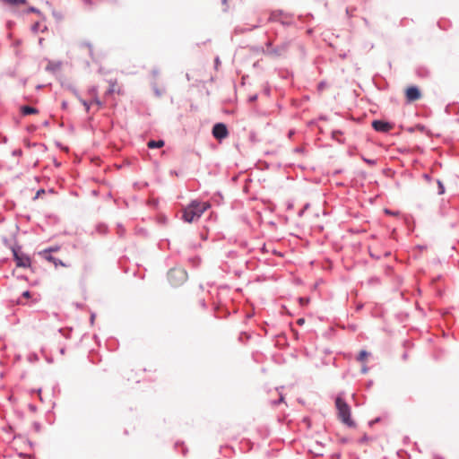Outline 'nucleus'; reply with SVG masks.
<instances>
[{
	"label": "nucleus",
	"instance_id": "nucleus-1",
	"mask_svg": "<svg viewBox=\"0 0 459 459\" xmlns=\"http://www.w3.org/2000/svg\"><path fill=\"white\" fill-rule=\"evenodd\" d=\"M211 208L209 202H202L199 199H193L184 207L181 220L186 223H192L202 217V215Z\"/></svg>",
	"mask_w": 459,
	"mask_h": 459
},
{
	"label": "nucleus",
	"instance_id": "nucleus-2",
	"mask_svg": "<svg viewBox=\"0 0 459 459\" xmlns=\"http://www.w3.org/2000/svg\"><path fill=\"white\" fill-rule=\"evenodd\" d=\"M334 403L337 411V417L340 421L346 425L348 428H355L357 423L351 418V409L344 399V392H340L337 394L334 399Z\"/></svg>",
	"mask_w": 459,
	"mask_h": 459
},
{
	"label": "nucleus",
	"instance_id": "nucleus-3",
	"mask_svg": "<svg viewBox=\"0 0 459 459\" xmlns=\"http://www.w3.org/2000/svg\"><path fill=\"white\" fill-rule=\"evenodd\" d=\"M167 277L169 284L177 288L186 281L188 274L184 268H171L169 270Z\"/></svg>",
	"mask_w": 459,
	"mask_h": 459
},
{
	"label": "nucleus",
	"instance_id": "nucleus-4",
	"mask_svg": "<svg viewBox=\"0 0 459 459\" xmlns=\"http://www.w3.org/2000/svg\"><path fill=\"white\" fill-rule=\"evenodd\" d=\"M22 245H15L12 247L13 259L17 267L28 268L30 267V256L22 251Z\"/></svg>",
	"mask_w": 459,
	"mask_h": 459
},
{
	"label": "nucleus",
	"instance_id": "nucleus-5",
	"mask_svg": "<svg viewBox=\"0 0 459 459\" xmlns=\"http://www.w3.org/2000/svg\"><path fill=\"white\" fill-rule=\"evenodd\" d=\"M212 134L216 140L221 143L230 134L227 125L223 122L215 123L212 128Z\"/></svg>",
	"mask_w": 459,
	"mask_h": 459
},
{
	"label": "nucleus",
	"instance_id": "nucleus-6",
	"mask_svg": "<svg viewBox=\"0 0 459 459\" xmlns=\"http://www.w3.org/2000/svg\"><path fill=\"white\" fill-rule=\"evenodd\" d=\"M371 126L377 133L386 134L394 128L395 124L384 119H374L371 122Z\"/></svg>",
	"mask_w": 459,
	"mask_h": 459
},
{
	"label": "nucleus",
	"instance_id": "nucleus-7",
	"mask_svg": "<svg viewBox=\"0 0 459 459\" xmlns=\"http://www.w3.org/2000/svg\"><path fill=\"white\" fill-rule=\"evenodd\" d=\"M405 101L411 104L422 97L420 89L417 85H410L404 91Z\"/></svg>",
	"mask_w": 459,
	"mask_h": 459
},
{
	"label": "nucleus",
	"instance_id": "nucleus-8",
	"mask_svg": "<svg viewBox=\"0 0 459 459\" xmlns=\"http://www.w3.org/2000/svg\"><path fill=\"white\" fill-rule=\"evenodd\" d=\"M213 310L215 313L214 316L217 318H227L230 315V312L226 307V306L221 303L214 304Z\"/></svg>",
	"mask_w": 459,
	"mask_h": 459
},
{
	"label": "nucleus",
	"instance_id": "nucleus-9",
	"mask_svg": "<svg viewBox=\"0 0 459 459\" xmlns=\"http://www.w3.org/2000/svg\"><path fill=\"white\" fill-rule=\"evenodd\" d=\"M290 41L285 40L281 42V44L274 47V49H273V57H279L284 55L290 47Z\"/></svg>",
	"mask_w": 459,
	"mask_h": 459
},
{
	"label": "nucleus",
	"instance_id": "nucleus-10",
	"mask_svg": "<svg viewBox=\"0 0 459 459\" xmlns=\"http://www.w3.org/2000/svg\"><path fill=\"white\" fill-rule=\"evenodd\" d=\"M372 81L375 86L380 91H385L388 87L387 81L379 74H376L373 76Z\"/></svg>",
	"mask_w": 459,
	"mask_h": 459
},
{
	"label": "nucleus",
	"instance_id": "nucleus-11",
	"mask_svg": "<svg viewBox=\"0 0 459 459\" xmlns=\"http://www.w3.org/2000/svg\"><path fill=\"white\" fill-rule=\"evenodd\" d=\"M19 230V226L16 225V232L12 235V238L9 239L7 237H2L3 245L9 248L12 251V247L15 245H20L17 240V232Z\"/></svg>",
	"mask_w": 459,
	"mask_h": 459
},
{
	"label": "nucleus",
	"instance_id": "nucleus-12",
	"mask_svg": "<svg viewBox=\"0 0 459 459\" xmlns=\"http://www.w3.org/2000/svg\"><path fill=\"white\" fill-rule=\"evenodd\" d=\"M48 64L46 66L45 70L51 73H56L61 68L62 62L61 61H51L47 59Z\"/></svg>",
	"mask_w": 459,
	"mask_h": 459
},
{
	"label": "nucleus",
	"instance_id": "nucleus-13",
	"mask_svg": "<svg viewBox=\"0 0 459 459\" xmlns=\"http://www.w3.org/2000/svg\"><path fill=\"white\" fill-rule=\"evenodd\" d=\"M20 112H21V114L22 116L26 117V116H29V115L38 114L39 111V109L37 108H33V107H30V106L23 105V106H21Z\"/></svg>",
	"mask_w": 459,
	"mask_h": 459
},
{
	"label": "nucleus",
	"instance_id": "nucleus-14",
	"mask_svg": "<svg viewBox=\"0 0 459 459\" xmlns=\"http://www.w3.org/2000/svg\"><path fill=\"white\" fill-rule=\"evenodd\" d=\"M273 49H274L273 39L268 38L267 41L265 42V48H261V50L263 54L273 56Z\"/></svg>",
	"mask_w": 459,
	"mask_h": 459
},
{
	"label": "nucleus",
	"instance_id": "nucleus-15",
	"mask_svg": "<svg viewBox=\"0 0 459 459\" xmlns=\"http://www.w3.org/2000/svg\"><path fill=\"white\" fill-rule=\"evenodd\" d=\"M47 261L53 263L56 267L57 266H66V264L59 258L52 255L51 254L45 255L43 256Z\"/></svg>",
	"mask_w": 459,
	"mask_h": 459
},
{
	"label": "nucleus",
	"instance_id": "nucleus-16",
	"mask_svg": "<svg viewBox=\"0 0 459 459\" xmlns=\"http://www.w3.org/2000/svg\"><path fill=\"white\" fill-rule=\"evenodd\" d=\"M23 13H33L38 14L42 21H46V15L37 7L29 6L26 10L23 11Z\"/></svg>",
	"mask_w": 459,
	"mask_h": 459
},
{
	"label": "nucleus",
	"instance_id": "nucleus-17",
	"mask_svg": "<svg viewBox=\"0 0 459 459\" xmlns=\"http://www.w3.org/2000/svg\"><path fill=\"white\" fill-rule=\"evenodd\" d=\"M165 145V141L163 139H158V140H150L147 143V146L149 149H159Z\"/></svg>",
	"mask_w": 459,
	"mask_h": 459
},
{
	"label": "nucleus",
	"instance_id": "nucleus-18",
	"mask_svg": "<svg viewBox=\"0 0 459 459\" xmlns=\"http://www.w3.org/2000/svg\"><path fill=\"white\" fill-rule=\"evenodd\" d=\"M282 15H286L282 10L272 11L270 13V16L268 18V22H279L281 20L280 17Z\"/></svg>",
	"mask_w": 459,
	"mask_h": 459
},
{
	"label": "nucleus",
	"instance_id": "nucleus-19",
	"mask_svg": "<svg viewBox=\"0 0 459 459\" xmlns=\"http://www.w3.org/2000/svg\"><path fill=\"white\" fill-rule=\"evenodd\" d=\"M31 298V292L29 290H26L22 292V295L20 298H18L15 300H12V303L13 305H23L22 299H30Z\"/></svg>",
	"mask_w": 459,
	"mask_h": 459
},
{
	"label": "nucleus",
	"instance_id": "nucleus-20",
	"mask_svg": "<svg viewBox=\"0 0 459 459\" xmlns=\"http://www.w3.org/2000/svg\"><path fill=\"white\" fill-rule=\"evenodd\" d=\"M273 337L278 339V341L276 342V346L277 347L282 349L285 346H287V344H288L287 337H286V334L284 333H280V334H275Z\"/></svg>",
	"mask_w": 459,
	"mask_h": 459
},
{
	"label": "nucleus",
	"instance_id": "nucleus-21",
	"mask_svg": "<svg viewBox=\"0 0 459 459\" xmlns=\"http://www.w3.org/2000/svg\"><path fill=\"white\" fill-rule=\"evenodd\" d=\"M371 355V353L369 351H368L367 350L365 349H362L359 351V352L358 353L357 357H356V359L359 362H363L365 361L369 356Z\"/></svg>",
	"mask_w": 459,
	"mask_h": 459
},
{
	"label": "nucleus",
	"instance_id": "nucleus-22",
	"mask_svg": "<svg viewBox=\"0 0 459 459\" xmlns=\"http://www.w3.org/2000/svg\"><path fill=\"white\" fill-rule=\"evenodd\" d=\"M416 74L420 78H427L429 75V70L425 66H419L416 69Z\"/></svg>",
	"mask_w": 459,
	"mask_h": 459
},
{
	"label": "nucleus",
	"instance_id": "nucleus-23",
	"mask_svg": "<svg viewBox=\"0 0 459 459\" xmlns=\"http://www.w3.org/2000/svg\"><path fill=\"white\" fill-rule=\"evenodd\" d=\"M437 26L443 30H447L451 27V22L448 20L442 19L437 22Z\"/></svg>",
	"mask_w": 459,
	"mask_h": 459
},
{
	"label": "nucleus",
	"instance_id": "nucleus-24",
	"mask_svg": "<svg viewBox=\"0 0 459 459\" xmlns=\"http://www.w3.org/2000/svg\"><path fill=\"white\" fill-rule=\"evenodd\" d=\"M188 261L194 268H197L200 265L202 260L199 255H195L193 257H189Z\"/></svg>",
	"mask_w": 459,
	"mask_h": 459
},
{
	"label": "nucleus",
	"instance_id": "nucleus-25",
	"mask_svg": "<svg viewBox=\"0 0 459 459\" xmlns=\"http://www.w3.org/2000/svg\"><path fill=\"white\" fill-rule=\"evenodd\" d=\"M58 332L64 336L65 337L66 339L70 338L71 337V333L73 332V328L72 327H65V328H60L58 330Z\"/></svg>",
	"mask_w": 459,
	"mask_h": 459
},
{
	"label": "nucleus",
	"instance_id": "nucleus-26",
	"mask_svg": "<svg viewBox=\"0 0 459 459\" xmlns=\"http://www.w3.org/2000/svg\"><path fill=\"white\" fill-rule=\"evenodd\" d=\"M178 446L182 447L180 453H181L182 455L185 456L187 454V452H188L187 447L185 446L184 442H182V441H177L175 443V448L178 449Z\"/></svg>",
	"mask_w": 459,
	"mask_h": 459
},
{
	"label": "nucleus",
	"instance_id": "nucleus-27",
	"mask_svg": "<svg viewBox=\"0 0 459 459\" xmlns=\"http://www.w3.org/2000/svg\"><path fill=\"white\" fill-rule=\"evenodd\" d=\"M436 181H437V195H444L446 192V187H445L444 183L442 182V180H440L438 178Z\"/></svg>",
	"mask_w": 459,
	"mask_h": 459
},
{
	"label": "nucleus",
	"instance_id": "nucleus-28",
	"mask_svg": "<svg viewBox=\"0 0 459 459\" xmlns=\"http://www.w3.org/2000/svg\"><path fill=\"white\" fill-rule=\"evenodd\" d=\"M60 249V247L58 246H52V247H48L47 248H45L41 254L42 255L44 256L45 255H48V254H51L53 252H56Z\"/></svg>",
	"mask_w": 459,
	"mask_h": 459
},
{
	"label": "nucleus",
	"instance_id": "nucleus-29",
	"mask_svg": "<svg viewBox=\"0 0 459 459\" xmlns=\"http://www.w3.org/2000/svg\"><path fill=\"white\" fill-rule=\"evenodd\" d=\"M415 128H416V130H419V131H420V132H421V133H425V134H427L428 135H430V134H431L430 130H429V129H428V128L426 127V126H424L423 124H416V125H415Z\"/></svg>",
	"mask_w": 459,
	"mask_h": 459
},
{
	"label": "nucleus",
	"instance_id": "nucleus-30",
	"mask_svg": "<svg viewBox=\"0 0 459 459\" xmlns=\"http://www.w3.org/2000/svg\"><path fill=\"white\" fill-rule=\"evenodd\" d=\"M212 200L217 204H220L222 202V200H223V195H222L221 192H220V191L215 192L213 196H212Z\"/></svg>",
	"mask_w": 459,
	"mask_h": 459
},
{
	"label": "nucleus",
	"instance_id": "nucleus-31",
	"mask_svg": "<svg viewBox=\"0 0 459 459\" xmlns=\"http://www.w3.org/2000/svg\"><path fill=\"white\" fill-rule=\"evenodd\" d=\"M351 397H352V400L354 401L356 406H360L365 403L366 396H362L360 400H358L357 394L355 393H353Z\"/></svg>",
	"mask_w": 459,
	"mask_h": 459
},
{
	"label": "nucleus",
	"instance_id": "nucleus-32",
	"mask_svg": "<svg viewBox=\"0 0 459 459\" xmlns=\"http://www.w3.org/2000/svg\"><path fill=\"white\" fill-rule=\"evenodd\" d=\"M67 90H69L74 96H76L77 98L80 97V93L78 91V90L75 88L74 85L71 84V83H68L66 85H64Z\"/></svg>",
	"mask_w": 459,
	"mask_h": 459
},
{
	"label": "nucleus",
	"instance_id": "nucleus-33",
	"mask_svg": "<svg viewBox=\"0 0 459 459\" xmlns=\"http://www.w3.org/2000/svg\"><path fill=\"white\" fill-rule=\"evenodd\" d=\"M342 134H343V133H342V130H340V129L333 130V131H332V138H333V140H336V141H337V142H339V143H342V141L341 139H339V138H338V136L342 135Z\"/></svg>",
	"mask_w": 459,
	"mask_h": 459
},
{
	"label": "nucleus",
	"instance_id": "nucleus-34",
	"mask_svg": "<svg viewBox=\"0 0 459 459\" xmlns=\"http://www.w3.org/2000/svg\"><path fill=\"white\" fill-rule=\"evenodd\" d=\"M408 316L409 315L405 312H400L395 315L396 319L401 323L406 321Z\"/></svg>",
	"mask_w": 459,
	"mask_h": 459
},
{
	"label": "nucleus",
	"instance_id": "nucleus-35",
	"mask_svg": "<svg viewBox=\"0 0 459 459\" xmlns=\"http://www.w3.org/2000/svg\"><path fill=\"white\" fill-rule=\"evenodd\" d=\"M116 84H117V81H109V87L106 91L107 95L113 94L116 91V90H115Z\"/></svg>",
	"mask_w": 459,
	"mask_h": 459
},
{
	"label": "nucleus",
	"instance_id": "nucleus-36",
	"mask_svg": "<svg viewBox=\"0 0 459 459\" xmlns=\"http://www.w3.org/2000/svg\"><path fill=\"white\" fill-rule=\"evenodd\" d=\"M397 455L402 459H410L411 455L410 454L403 449H400L397 451Z\"/></svg>",
	"mask_w": 459,
	"mask_h": 459
},
{
	"label": "nucleus",
	"instance_id": "nucleus-37",
	"mask_svg": "<svg viewBox=\"0 0 459 459\" xmlns=\"http://www.w3.org/2000/svg\"><path fill=\"white\" fill-rule=\"evenodd\" d=\"M78 100H80V102L85 108L86 112H89L90 108H91V101H88V100H84V99H82L81 97H79Z\"/></svg>",
	"mask_w": 459,
	"mask_h": 459
},
{
	"label": "nucleus",
	"instance_id": "nucleus-38",
	"mask_svg": "<svg viewBox=\"0 0 459 459\" xmlns=\"http://www.w3.org/2000/svg\"><path fill=\"white\" fill-rule=\"evenodd\" d=\"M257 28H259V25L255 24V25H253L250 28H239V29L236 28V31L240 32V33H245L247 31H251V30H253L255 29H257Z\"/></svg>",
	"mask_w": 459,
	"mask_h": 459
},
{
	"label": "nucleus",
	"instance_id": "nucleus-39",
	"mask_svg": "<svg viewBox=\"0 0 459 459\" xmlns=\"http://www.w3.org/2000/svg\"><path fill=\"white\" fill-rule=\"evenodd\" d=\"M360 157H361V160H362L365 163H367V164H368V165H370V166H374V165H376V164H377V160H376V159H369V158H366L364 155H361Z\"/></svg>",
	"mask_w": 459,
	"mask_h": 459
},
{
	"label": "nucleus",
	"instance_id": "nucleus-40",
	"mask_svg": "<svg viewBox=\"0 0 459 459\" xmlns=\"http://www.w3.org/2000/svg\"><path fill=\"white\" fill-rule=\"evenodd\" d=\"M299 302L300 306H302V307L307 306L310 302V298L309 297H299Z\"/></svg>",
	"mask_w": 459,
	"mask_h": 459
},
{
	"label": "nucleus",
	"instance_id": "nucleus-41",
	"mask_svg": "<svg viewBox=\"0 0 459 459\" xmlns=\"http://www.w3.org/2000/svg\"><path fill=\"white\" fill-rule=\"evenodd\" d=\"M381 421H382V417L381 416H377V417L370 420L368 422V427L372 428L375 424L379 423Z\"/></svg>",
	"mask_w": 459,
	"mask_h": 459
},
{
	"label": "nucleus",
	"instance_id": "nucleus-42",
	"mask_svg": "<svg viewBox=\"0 0 459 459\" xmlns=\"http://www.w3.org/2000/svg\"><path fill=\"white\" fill-rule=\"evenodd\" d=\"M39 29H40V23L39 22H35L31 27H30V30L32 33L36 34L39 31Z\"/></svg>",
	"mask_w": 459,
	"mask_h": 459
},
{
	"label": "nucleus",
	"instance_id": "nucleus-43",
	"mask_svg": "<svg viewBox=\"0 0 459 459\" xmlns=\"http://www.w3.org/2000/svg\"><path fill=\"white\" fill-rule=\"evenodd\" d=\"M28 360L31 363L36 362L39 360V356L36 352H30L28 355Z\"/></svg>",
	"mask_w": 459,
	"mask_h": 459
},
{
	"label": "nucleus",
	"instance_id": "nucleus-44",
	"mask_svg": "<svg viewBox=\"0 0 459 459\" xmlns=\"http://www.w3.org/2000/svg\"><path fill=\"white\" fill-rule=\"evenodd\" d=\"M314 18V15L311 13H307L306 15H299V19L303 22H308Z\"/></svg>",
	"mask_w": 459,
	"mask_h": 459
},
{
	"label": "nucleus",
	"instance_id": "nucleus-45",
	"mask_svg": "<svg viewBox=\"0 0 459 459\" xmlns=\"http://www.w3.org/2000/svg\"><path fill=\"white\" fill-rule=\"evenodd\" d=\"M151 84H152V89L154 91L155 95L158 96V97H160L162 95V92L158 88L157 83L155 82H152Z\"/></svg>",
	"mask_w": 459,
	"mask_h": 459
},
{
	"label": "nucleus",
	"instance_id": "nucleus-46",
	"mask_svg": "<svg viewBox=\"0 0 459 459\" xmlns=\"http://www.w3.org/2000/svg\"><path fill=\"white\" fill-rule=\"evenodd\" d=\"M47 191L44 188H39L35 196L33 197V200H37L40 197H42L43 195H45Z\"/></svg>",
	"mask_w": 459,
	"mask_h": 459
},
{
	"label": "nucleus",
	"instance_id": "nucleus-47",
	"mask_svg": "<svg viewBox=\"0 0 459 459\" xmlns=\"http://www.w3.org/2000/svg\"><path fill=\"white\" fill-rule=\"evenodd\" d=\"M372 437H369L367 433H365L359 439V444H364L369 440H371Z\"/></svg>",
	"mask_w": 459,
	"mask_h": 459
},
{
	"label": "nucleus",
	"instance_id": "nucleus-48",
	"mask_svg": "<svg viewBox=\"0 0 459 459\" xmlns=\"http://www.w3.org/2000/svg\"><path fill=\"white\" fill-rule=\"evenodd\" d=\"M384 212L385 214H388V215H391V216H397L399 214V211H393V210H390L388 208H385L384 210Z\"/></svg>",
	"mask_w": 459,
	"mask_h": 459
},
{
	"label": "nucleus",
	"instance_id": "nucleus-49",
	"mask_svg": "<svg viewBox=\"0 0 459 459\" xmlns=\"http://www.w3.org/2000/svg\"><path fill=\"white\" fill-rule=\"evenodd\" d=\"M91 103L98 105L100 108L103 106V102L100 100V98L97 95L94 97Z\"/></svg>",
	"mask_w": 459,
	"mask_h": 459
},
{
	"label": "nucleus",
	"instance_id": "nucleus-50",
	"mask_svg": "<svg viewBox=\"0 0 459 459\" xmlns=\"http://www.w3.org/2000/svg\"><path fill=\"white\" fill-rule=\"evenodd\" d=\"M56 146L61 151L68 152V147L65 146L62 143L56 141Z\"/></svg>",
	"mask_w": 459,
	"mask_h": 459
},
{
	"label": "nucleus",
	"instance_id": "nucleus-51",
	"mask_svg": "<svg viewBox=\"0 0 459 459\" xmlns=\"http://www.w3.org/2000/svg\"><path fill=\"white\" fill-rule=\"evenodd\" d=\"M32 427L36 432H39L41 430V424L39 421H34L32 423Z\"/></svg>",
	"mask_w": 459,
	"mask_h": 459
},
{
	"label": "nucleus",
	"instance_id": "nucleus-52",
	"mask_svg": "<svg viewBox=\"0 0 459 459\" xmlns=\"http://www.w3.org/2000/svg\"><path fill=\"white\" fill-rule=\"evenodd\" d=\"M81 48H87L88 49H91L93 48L92 44L90 41H83L80 44Z\"/></svg>",
	"mask_w": 459,
	"mask_h": 459
},
{
	"label": "nucleus",
	"instance_id": "nucleus-53",
	"mask_svg": "<svg viewBox=\"0 0 459 459\" xmlns=\"http://www.w3.org/2000/svg\"><path fill=\"white\" fill-rule=\"evenodd\" d=\"M3 3L9 4L12 6H18V0H1Z\"/></svg>",
	"mask_w": 459,
	"mask_h": 459
},
{
	"label": "nucleus",
	"instance_id": "nucleus-54",
	"mask_svg": "<svg viewBox=\"0 0 459 459\" xmlns=\"http://www.w3.org/2000/svg\"><path fill=\"white\" fill-rule=\"evenodd\" d=\"M18 455H19V457L24 458V459H31L33 457L32 455H29V454H26L23 452L19 453Z\"/></svg>",
	"mask_w": 459,
	"mask_h": 459
},
{
	"label": "nucleus",
	"instance_id": "nucleus-55",
	"mask_svg": "<svg viewBox=\"0 0 459 459\" xmlns=\"http://www.w3.org/2000/svg\"><path fill=\"white\" fill-rule=\"evenodd\" d=\"M278 22H280L284 27H289L293 23L292 22L287 20H280Z\"/></svg>",
	"mask_w": 459,
	"mask_h": 459
},
{
	"label": "nucleus",
	"instance_id": "nucleus-56",
	"mask_svg": "<svg viewBox=\"0 0 459 459\" xmlns=\"http://www.w3.org/2000/svg\"><path fill=\"white\" fill-rule=\"evenodd\" d=\"M6 74L10 77H15L16 76V69H11L9 68L6 72Z\"/></svg>",
	"mask_w": 459,
	"mask_h": 459
},
{
	"label": "nucleus",
	"instance_id": "nucleus-57",
	"mask_svg": "<svg viewBox=\"0 0 459 459\" xmlns=\"http://www.w3.org/2000/svg\"><path fill=\"white\" fill-rule=\"evenodd\" d=\"M325 86H326V82L325 81H321L317 84V90L318 91H323Z\"/></svg>",
	"mask_w": 459,
	"mask_h": 459
},
{
	"label": "nucleus",
	"instance_id": "nucleus-58",
	"mask_svg": "<svg viewBox=\"0 0 459 459\" xmlns=\"http://www.w3.org/2000/svg\"><path fill=\"white\" fill-rule=\"evenodd\" d=\"M257 99H258V95L257 94L250 95L248 97V102L249 103H254V102H255L257 100Z\"/></svg>",
	"mask_w": 459,
	"mask_h": 459
},
{
	"label": "nucleus",
	"instance_id": "nucleus-59",
	"mask_svg": "<svg viewBox=\"0 0 459 459\" xmlns=\"http://www.w3.org/2000/svg\"><path fill=\"white\" fill-rule=\"evenodd\" d=\"M22 40L21 39H16L15 40H13L12 45L13 48H18L22 45Z\"/></svg>",
	"mask_w": 459,
	"mask_h": 459
},
{
	"label": "nucleus",
	"instance_id": "nucleus-60",
	"mask_svg": "<svg viewBox=\"0 0 459 459\" xmlns=\"http://www.w3.org/2000/svg\"><path fill=\"white\" fill-rule=\"evenodd\" d=\"M95 319H96V313L95 312H91V315H90V324L91 325H94Z\"/></svg>",
	"mask_w": 459,
	"mask_h": 459
},
{
	"label": "nucleus",
	"instance_id": "nucleus-61",
	"mask_svg": "<svg viewBox=\"0 0 459 459\" xmlns=\"http://www.w3.org/2000/svg\"><path fill=\"white\" fill-rule=\"evenodd\" d=\"M37 129H38V127H37V126H35V125H30V126H27V131H28L29 133H33V132H35Z\"/></svg>",
	"mask_w": 459,
	"mask_h": 459
},
{
	"label": "nucleus",
	"instance_id": "nucleus-62",
	"mask_svg": "<svg viewBox=\"0 0 459 459\" xmlns=\"http://www.w3.org/2000/svg\"><path fill=\"white\" fill-rule=\"evenodd\" d=\"M22 154V151L21 149H15L12 152L13 156H21Z\"/></svg>",
	"mask_w": 459,
	"mask_h": 459
},
{
	"label": "nucleus",
	"instance_id": "nucleus-63",
	"mask_svg": "<svg viewBox=\"0 0 459 459\" xmlns=\"http://www.w3.org/2000/svg\"><path fill=\"white\" fill-rule=\"evenodd\" d=\"M305 152V148L302 146H297L294 148V152L296 153H303Z\"/></svg>",
	"mask_w": 459,
	"mask_h": 459
},
{
	"label": "nucleus",
	"instance_id": "nucleus-64",
	"mask_svg": "<svg viewBox=\"0 0 459 459\" xmlns=\"http://www.w3.org/2000/svg\"><path fill=\"white\" fill-rule=\"evenodd\" d=\"M152 74L153 77H157L160 74V70L158 67H153L152 70Z\"/></svg>",
	"mask_w": 459,
	"mask_h": 459
}]
</instances>
